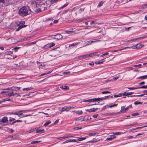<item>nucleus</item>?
Instances as JSON below:
<instances>
[{
  "mask_svg": "<svg viewBox=\"0 0 147 147\" xmlns=\"http://www.w3.org/2000/svg\"><path fill=\"white\" fill-rule=\"evenodd\" d=\"M31 10L28 6H23L19 9L18 14L22 17H24L30 14Z\"/></svg>",
  "mask_w": 147,
  "mask_h": 147,
  "instance_id": "1",
  "label": "nucleus"
},
{
  "mask_svg": "<svg viewBox=\"0 0 147 147\" xmlns=\"http://www.w3.org/2000/svg\"><path fill=\"white\" fill-rule=\"evenodd\" d=\"M28 111L27 110H22L16 111H13L10 113V114L17 115L20 118H22L29 116V115L23 114V113H27Z\"/></svg>",
  "mask_w": 147,
  "mask_h": 147,
  "instance_id": "2",
  "label": "nucleus"
},
{
  "mask_svg": "<svg viewBox=\"0 0 147 147\" xmlns=\"http://www.w3.org/2000/svg\"><path fill=\"white\" fill-rule=\"evenodd\" d=\"M28 3L30 5V6L34 8L37 7L38 5L39 7V6L41 5V3L40 2L39 4H37L35 1H30Z\"/></svg>",
  "mask_w": 147,
  "mask_h": 147,
  "instance_id": "3",
  "label": "nucleus"
},
{
  "mask_svg": "<svg viewBox=\"0 0 147 147\" xmlns=\"http://www.w3.org/2000/svg\"><path fill=\"white\" fill-rule=\"evenodd\" d=\"M40 7L37 9L36 8L35 10V11L36 13H39L41 11H44L45 10V4H42L40 5Z\"/></svg>",
  "mask_w": 147,
  "mask_h": 147,
  "instance_id": "4",
  "label": "nucleus"
},
{
  "mask_svg": "<svg viewBox=\"0 0 147 147\" xmlns=\"http://www.w3.org/2000/svg\"><path fill=\"white\" fill-rule=\"evenodd\" d=\"M51 37L54 39L59 40L63 38L62 36L59 34L56 35H53L51 36Z\"/></svg>",
  "mask_w": 147,
  "mask_h": 147,
  "instance_id": "5",
  "label": "nucleus"
},
{
  "mask_svg": "<svg viewBox=\"0 0 147 147\" xmlns=\"http://www.w3.org/2000/svg\"><path fill=\"white\" fill-rule=\"evenodd\" d=\"M55 45V44L54 43H50L45 45L43 48L45 49H47L53 47Z\"/></svg>",
  "mask_w": 147,
  "mask_h": 147,
  "instance_id": "6",
  "label": "nucleus"
},
{
  "mask_svg": "<svg viewBox=\"0 0 147 147\" xmlns=\"http://www.w3.org/2000/svg\"><path fill=\"white\" fill-rule=\"evenodd\" d=\"M8 121L7 117H3L1 120L0 119V124L3 125V123H7Z\"/></svg>",
  "mask_w": 147,
  "mask_h": 147,
  "instance_id": "7",
  "label": "nucleus"
},
{
  "mask_svg": "<svg viewBox=\"0 0 147 147\" xmlns=\"http://www.w3.org/2000/svg\"><path fill=\"white\" fill-rule=\"evenodd\" d=\"M100 101V98H95L91 99H89L88 100H85L84 101V102H92L94 101Z\"/></svg>",
  "mask_w": 147,
  "mask_h": 147,
  "instance_id": "8",
  "label": "nucleus"
},
{
  "mask_svg": "<svg viewBox=\"0 0 147 147\" xmlns=\"http://www.w3.org/2000/svg\"><path fill=\"white\" fill-rule=\"evenodd\" d=\"M8 1H0V7H2L4 6H7L8 4H6V2Z\"/></svg>",
  "mask_w": 147,
  "mask_h": 147,
  "instance_id": "9",
  "label": "nucleus"
},
{
  "mask_svg": "<svg viewBox=\"0 0 147 147\" xmlns=\"http://www.w3.org/2000/svg\"><path fill=\"white\" fill-rule=\"evenodd\" d=\"M58 1H46V3L47 4L48 3H50V4H48V6L49 7H50L51 4L53 3H56Z\"/></svg>",
  "mask_w": 147,
  "mask_h": 147,
  "instance_id": "10",
  "label": "nucleus"
},
{
  "mask_svg": "<svg viewBox=\"0 0 147 147\" xmlns=\"http://www.w3.org/2000/svg\"><path fill=\"white\" fill-rule=\"evenodd\" d=\"M115 137L116 136L115 135H111L110 136V137L106 139V140L111 141L113 139L115 138Z\"/></svg>",
  "mask_w": 147,
  "mask_h": 147,
  "instance_id": "11",
  "label": "nucleus"
},
{
  "mask_svg": "<svg viewBox=\"0 0 147 147\" xmlns=\"http://www.w3.org/2000/svg\"><path fill=\"white\" fill-rule=\"evenodd\" d=\"M88 57V54H87L79 56H78V58L82 59H84Z\"/></svg>",
  "mask_w": 147,
  "mask_h": 147,
  "instance_id": "12",
  "label": "nucleus"
},
{
  "mask_svg": "<svg viewBox=\"0 0 147 147\" xmlns=\"http://www.w3.org/2000/svg\"><path fill=\"white\" fill-rule=\"evenodd\" d=\"M21 88L20 87H12L11 88V89L13 91H18V90H20Z\"/></svg>",
  "mask_w": 147,
  "mask_h": 147,
  "instance_id": "13",
  "label": "nucleus"
},
{
  "mask_svg": "<svg viewBox=\"0 0 147 147\" xmlns=\"http://www.w3.org/2000/svg\"><path fill=\"white\" fill-rule=\"evenodd\" d=\"M98 109L97 108H93L92 109H90L87 110V111L89 112H94L96 111Z\"/></svg>",
  "mask_w": 147,
  "mask_h": 147,
  "instance_id": "14",
  "label": "nucleus"
},
{
  "mask_svg": "<svg viewBox=\"0 0 147 147\" xmlns=\"http://www.w3.org/2000/svg\"><path fill=\"white\" fill-rule=\"evenodd\" d=\"M73 30V28H71L69 30H66L65 31V33L68 34H70L73 32H74Z\"/></svg>",
  "mask_w": 147,
  "mask_h": 147,
  "instance_id": "15",
  "label": "nucleus"
},
{
  "mask_svg": "<svg viewBox=\"0 0 147 147\" xmlns=\"http://www.w3.org/2000/svg\"><path fill=\"white\" fill-rule=\"evenodd\" d=\"M44 131V129H37L36 130V133H39L40 134L43 133Z\"/></svg>",
  "mask_w": 147,
  "mask_h": 147,
  "instance_id": "16",
  "label": "nucleus"
},
{
  "mask_svg": "<svg viewBox=\"0 0 147 147\" xmlns=\"http://www.w3.org/2000/svg\"><path fill=\"white\" fill-rule=\"evenodd\" d=\"M69 108L68 107H63L62 108L61 110V112L63 111H69Z\"/></svg>",
  "mask_w": 147,
  "mask_h": 147,
  "instance_id": "17",
  "label": "nucleus"
},
{
  "mask_svg": "<svg viewBox=\"0 0 147 147\" xmlns=\"http://www.w3.org/2000/svg\"><path fill=\"white\" fill-rule=\"evenodd\" d=\"M98 55L97 52H95V53H91L90 54H88V57H92V56L95 55H96L98 56V55Z\"/></svg>",
  "mask_w": 147,
  "mask_h": 147,
  "instance_id": "18",
  "label": "nucleus"
},
{
  "mask_svg": "<svg viewBox=\"0 0 147 147\" xmlns=\"http://www.w3.org/2000/svg\"><path fill=\"white\" fill-rule=\"evenodd\" d=\"M143 45L140 43H138L136 45V48L137 49H139L142 48Z\"/></svg>",
  "mask_w": 147,
  "mask_h": 147,
  "instance_id": "19",
  "label": "nucleus"
},
{
  "mask_svg": "<svg viewBox=\"0 0 147 147\" xmlns=\"http://www.w3.org/2000/svg\"><path fill=\"white\" fill-rule=\"evenodd\" d=\"M25 22L24 21H21L19 24L18 26H22L23 27H25V25H24V24H25Z\"/></svg>",
  "mask_w": 147,
  "mask_h": 147,
  "instance_id": "20",
  "label": "nucleus"
},
{
  "mask_svg": "<svg viewBox=\"0 0 147 147\" xmlns=\"http://www.w3.org/2000/svg\"><path fill=\"white\" fill-rule=\"evenodd\" d=\"M61 88L62 89L65 90H68L69 89V87L68 86H62L61 87Z\"/></svg>",
  "mask_w": 147,
  "mask_h": 147,
  "instance_id": "21",
  "label": "nucleus"
},
{
  "mask_svg": "<svg viewBox=\"0 0 147 147\" xmlns=\"http://www.w3.org/2000/svg\"><path fill=\"white\" fill-rule=\"evenodd\" d=\"M147 127V125H146V126H143V127H136V128H134L133 129H131L130 130V131H134V130H136V129H140L142 128H143V127Z\"/></svg>",
  "mask_w": 147,
  "mask_h": 147,
  "instance_id": "22",
  "label": "nucleus"
},
{
  "mask_svg": "<svg viewBox=\"0 0 147 147\" xmlns=\"http://www.w3.org/2000/svg\"><path fill=\"white\" fill-rule=\"evenodd\" d=\"M147 78V75H146L145 76H141L138 77L137 79H146Z\"/></svg>",
  "mask_w": 147,
  "mask_h": 147,
  "instance_id": "23",
  "label": "nucleus"
},
{
  "mask_svg": "<svg viewBox=\"0 0 147 147\" xmlns=\"http://www.w3.org/2000/svg\"><path fill=\"white\" fill-rule=\"evenodd\" d=\"M74 112H75L76 114L79 115L82 114L83 113V112L82 111H74Z\"/></svg>",
  "mask_w": 147,
  "mask_h": 147,
  "instance_id": "24",
  "label": "nucleus"
},
{
  "mask_svg": "<svg viewBox=\"0 0 147 147\" xmlns=\"http://www.w3.org/2000/svg\"><path fill=\"white\" fill-rule=\"evenodd\" d=\"M104 2L102 1H101L99 3L98 5H97V7H100L102 6Z\"/></svg>",
  "mask_w": 147,
  "mask_h": 147,
  "instance_id": "25",
  "label": "nucleus"
},
{
  "mask_svg": "<svg viewBox=\"0 0 147 147\" xmlns=\"http://www.w3.org/2000/svg\"><path fill=\"white\" fill-rule=\"evenodd\" d=\"M51 121H50L49 120L47 121L44 124V126H46L47 125H48L49 124H50L51 123Z\"/></svg>",
  "mask_w": 147,
  "mask_h": 147,
  "instance_id": "26",
  "label": "nucleus"
},
{
  "mask_svg": "<svg viewBox=\"0 0 147 147\" xmlns=\"http://www.w3.org/2000/svg\"><path fill=\"white\" fill-rule=\"evenodd\" d=\"M128 47H125V48H122V49H119L118 50H114V51H113V52H117L119 51H121L123 49H126V48H127Z\"/></svg>",
  "mask_w": 147,
  "mask_h": 147,
  "instance_id": "27",
  "label": "nucleus"
},
{
  "mask_svg": "<svg viewBox=\"0 0 147 147\" xmlns=\"http://www.w3.org/2000/svg\"><path fill=\"white\" fill-rule=\"evenodd\" d=\"M7 95L9 96L10 97L12 96H14V92L12 91L11 93H8Z\"/></svg>",
  "mask_w": 147,
  "mask_h": 147,
  "instance_id": "28",
  "label": "nucleus"
},
{
  "mask_svg": "<svg viewBox=\"0 0 147 147\" xmlns=\"http://www.w3.org/2000/svg\"><path fill=\"white\" fill-rule=\"evenodd\" d=\"M41 141H32L31 142V144H36L39 142H40Z\"/></svg>",
  "mask_w": 147,
  "mask_h": 147,
  "instance_id": "29",
  "label": "nucleus"
},
{
  "mask_svg": "<svg viewBox=\"0 0 147 147\" xmlns=\"http://www.w3.org/2000/svg\"><path fill=\"white\" fill-rule=\"evenodd\" d=\"M69 2H66L64 5H63L60 8H62L66 7L69 4Z\"/></svg>",
  "mask_w": 147,
  "mask_h": 147,
  "instance_id": "30",
  "label": "nucleus"
},
{
  "mask_svg": "<svg viewBox=\"0 0 147 147\" xmlns=\"http://www.w3.org/2000/svg\"><path fill=\"white\" fill-rule=\"evenodd\" d=\"M105 61V59H103L98 61L97 62L99 64H100L103 63L104 61Z\"/></svg>",
  "mask_w": 147,
  "mask_h": 147,
  "instance_id": "31",
  "label": "nucleus"
},
{
  "mask_svg": "<svg viewBox=\"0 0 147 147\" xmlns=\"http://www.w3.org/2000/svg\"><path fill=\"white\" fill-rule=\"evenodd\" d=\"M13 54V52L11 51H7L5 52L6 55H11Z\"/></svg>",
  "mask_w": 147,
  "mask_h": 147,
  "instance_id": "32",
  "label": "nucleus"
},
{
  "mask_svg": "<svg viewBox=\"0 0 147 147\" xmlns=\"http://www.w3.org/2000/svg\"><path fill=\"white\" fill-rule=\"evenodd\" d=\"M3 101H4V102H5V101H10V102L13 101L12 100H11V99H10L7 98L3 99Z\"/></svg>",
  "mask_w": 147,
  "mask_h": 147,
  "instance_id": "33",
  "label": "nucleus"
},
{
  "mask_svg": "<svg viewBox=\"0 0 147 147\" xmlns=\"http://www.w3.org/2000/svg\"><path fill=\"white\" fill-rule=\"evenodd\" d=\"M144 95V94H141L140 95H132L130 96V97H132L133 96H136V97H140V96H142Z\"/></svg>",
  "mask_w": 147,
  "mask_h": 147,
  "instance_id": "34",
  "label": "nucleus"
},
{
  "mask_svg": "<svg viewBox=\"0 0 147 147\" xmlns=\"http://www.w3.org/2000/svg\"><path fill=\"white\" fill-rule=\"evenodd\" d=\"M86 139V138L85 137H82V138H79V139H78V140L79 141H81L84 140H85Z\"/></svg>",
  "mask_w": 147,
  "mask_h": 147,
  "instance_id": "35",
  "label": "nucleus"
},
{
  "mask_svg": "<svg viewBox=\"0 0 147 147\" xmlns=\"http://www.w3.org/2000/svg\"><path fill=\"white\" fill-rule=\"evenodd\" d=\"M32 88L31 87H30V88H24L23 89V90H26V91H27V90H30L31 89H32Z\"/></svg>",
  "mask_w": 147,
  "mask_h": 147,
  "instance_id": "36",
  "label": "nucleus"
},
{
  "mask_svg": "<svg viewBox=\"0 0 147 147\" xmlns=\"http://www.w3.org/2000/svg\"><path fill=\"white\" fill-rule=\"evenodd\" d=\"M117 104H114L113 105H111L110 106H107V108H109V107L111 108L112 107L117 106Z\"/></svg>",
  "mask_w": 147,
  "mask_h": 147,
  "instance_id": "37",
  "label": "nucleus"
},
{
  "mask_svg": "<svg viewBox=\"0 0 147 147\" xmlns=\"http://www.w3.org/2000/svg\"><path fill=\"white\" fill-rule=\"evenodd\" d=\"M19 26L17 28L16 30V31H18L20 29H22V28H23V27H22V26Z\"/></svg>",
  "mask_w": 147,
  "mask_h": 147,
  "instance_id": "38",
  "label": "nucleus"
},
{
  "mask_svg": "<svg viewBox=\"0 0 147 147\" xmlns=\"http://www.w3.org/2000/svg\"><path fill=\"white\" fill-rule=\"evenodd\" d=\"M142 102H139L138 101H136L134 102V104L136 105H137L139 104H141Z\"/></svg>",
  "mask_w": 147,
  "mask_h": 147,
  "instance_id": "39",
  "label": "nucleus"
},
{
  "mask_svg": "<svg viewBox=\"0 0 147 147\" xmlns=\"http://www.w3.org/2000/svg\"><path fill=\"white\" fill-rule=\"evenodd\" d=\"M84 117H83L82 116H81L78 118V120L82 121L84 120Z\"/></svg>",
  "mask_w": 147,
  "mask_h": 147,
  "instance_id": "40",
  "label": "nucleus"
},
{
  "mask_svg": "<svg viewBox=\"0 0 147 147\" xmlns=\"http://www.w3.org/2000/svg\"><path fill=\"white\" fill-rule=\"evenodd\" d=\"M111 93V92H110L108 91H103L101 93V94H107V93H109L110 94Z\"/></svg>",
  "mask_w": 147,
  "mask_h": 147,
  "instance_id": "41",
  "label": "nucleus"
},
{
  "mask_svg": "<svg viewBox=\"0 0 147 147\" xmlns=\"http://www.w3.org/2000/svg\"><path fill=\"white\" fill-rule=\"evenodd\" d=\"M22 122V120H15V121H14L13 123H12V124H13L14 123L18 122Z\"/></svg>",
  "mask_w": 147,
  "mask_h": 147,
  "instance_id": "42",
  "label": "nucleus"
},
{
  "mask_svg": "<svg viewBox=\"0 0 147 147\" xmlns=\"http://www.w3.org/2000/svg\"><path fill=\"white\" fill-rule=\"evenodd\" d=\"M20 48V47H16L12 49L13 50H14L15 52H16L17 50Z\"/></svg>",
  "mask_w": 147,
  "mask_h": 147,
  "instance_id": "43",
  "label": "nucleus"
},
{
  "mask_svg": "<svg viewBox=\"0 0 147 147\" xmlns=\"http://www.w3.org/2000/svg\"><path fill=\"white\" fill-rule=\"evenodd\" d=\"M128 88V89L131 90H134L138 89V88H134V87Z\"/></svg>",
  "mask_w": 147,
  "mask_h": 147,
  "instance_id": "44",
  "label": "nucleus"
},
{
  "mask_svg": "<svg viewBox=\"0 0 147 147\" xmlns=\"http://www.w3.org/2000/svg\"><path fill=\"white\" fill-rule=\"evenodd\" d=\"M108 54H109L108 53L106 52V53H104V54H102V55H101L100 56V57H103V56H105V55H108Z\"/></svg>",
  "mask_w": 147,
  "mask_h": 147,
  "instance_id": "45",
  "label": "nucleus"
},
{
  "mask_svg": "<svg viewBox=\"0 0 147 147\" xmlns=\"http://www.w3.org/2000/svg\"><path fill=\"white\" fill-rule=\"evenodd\" d=\"M90 44H91L90 41H87L84 43V44L86 45H88Z\"/></svg>",
  "mask_w": 147,
  "mask_h": 147,
  "instance_id": "46",
  "label": "nucleus"
},
{
  "mask_svg": "<svg viewBox=\"0 0 147 147\" xmlns=\"http://www.w3.org/2000/svg\"><path fill=\"white\" fill-rule=\"evenodd\" d=\"M113 135H119L120 134H121V132H117L116 131L115 132H113Z\"/></svg>",
  "mask_w": 147,
  "mask_h": 147,
  "instance_id": "47",
  "label": "nucleus"
},
{
  "mask_svg": "<svg viewBox=\"0 0 147 147\" xmlns=\"http://www.w3.org/2000/svg\"><path fill=\"white\" fill-rule=\"evenodd\" d=\"M84 11V9L80 8L78 11L79 13H81Z\"/></svg>",
  "mask_w": 147,
  "mask_h": 147,
  "instance_id": "48",
  "label": "nucleus"
},
{
  "mask_svg": "<svg viewBox=\"0 0 147 147\" xmlns=\"http://www.w3.org/2000/svg\"><path fill=\"white\" fill-rule=\"evenodd\" d=\"M68 142H76V140L75 139H73V140H68Z\"/></svg>",
  "mask_w": 147,
  "mask_h": 147,
  "instance_id": "49",
  "label": "nucleus"
},
{
  "mask_svg": "<svg viewBox=\"0 0 147 147\" xmlns=\"http://www.w3.org/2000/svg\"><path fill=\"white\" fill-rule=\"evenodd\" d=\"M96 134V133H90L89 134V136H94Z\"/></svg>",
  "mask_w": 147,
  "mask_h": 147,
  "instance_id": "50",
  "label": "nucleus"
},
{
  "mask_svg": "<svg viewBox=\"0 0 147 147\" xmlns=\"http://www.w3.org/2000/svg\"><path fill=\"white\" fill-rule=\"evenodd\" d=\"M113 115V114L112 113H107L105 114V115L106 116H111Z\"/></svg>",
  "mask_w": 147,
  "mask_h": 147,
  "instance_id": "51",
  "label": "nucleus"
},
{
  "mask_svg": "<svg viewBox=\"0 0 147 147\" xmlns=\"http://www.w3.org/2000/svg\"><path fill=\"white\" fill-rule=\"evenodd\" d=\"M138 88H147V85L146 86H143L140 87H138Z\"/></svg>",
  "mask_w": 147,
  "mask_h": 147,
  "instance_id": "52",
  "label": "nucleus"
},
{
  "mask_svg": "<svg viewBox=\"0 0 147 147\" xmlns=\"http://www.w3.org/2000/svg\"><path fill=\"white\" fill-rule=\"evenodd\" d=\"M65 138H71L74 137L73 136H70V135H68V136H65Z\"/></svg>",
  "mask_w": 147,
  "mask_h": 147,
  "instance_id": "53",
  "label": "nucleus"
},
{
  "mask_svg": "<svg viewBox=\"0 0 147 147\" xmlns=\"http://www.w3.org/2000/svg\"><path fill=\"white\" fill-rule=\"evenodd\" d=\"M129 109V107H127L125 108V109H124V110H123V113L125 112L126 111H127Z\"/></svg>",
  "mask_w": 147,
  "mask_h": 147,
  "instance_id": "54",
  "label": "nucleus"
},
{
  "mask_svg": "<svg viewBox=\"0 0 147 147\" xmlns=\"http://www.w3.org/2000/svg\"><path fill=\"white\" fill-rule=\"evenodd\" d=\"M34 131V129H31L30 130H29L27 131V132L28 133H30L32 131Z\"/></svg>",
  "mask_w": 147,
  "mask_h": 147,
  "instance_id": "55",
  "label": "nucleus"
},
{
  "mask_svg": "<svg viewBox=\"0 0 147 147\" xmlns=\"http://www.w3.org/2000/svg\"><path fill=\"white\" fill-rule=\"evenodd\" d=\"M15 119V118L10 117L9 119V121L10 122L12 121Z\"/></svg>",
  "mask_w": 147,
  "mask_h": 147,
  "instance_id": "56",
  "label": "nucleus"
},
{
  "mask_svg": "<svg viewBox=\"0 0 147 147\" xmlns=\"http://www.w3.org/2000/svg\"><path fill=\"white\" fill-rule=\"evenodd\" d=\"M147 37V33L145 34L142 37V38L143 39Z\"/></svg>",
  "mask_w": 147,
  "mask_h": 147,
  "instance_id": "57",
  "label": "nucleus"
},
{
  "mask_svg": "<svg viewBox=\"0 0 147 147\" xmlns=\"http://www.w3.org/2000/svg\"><path fill=\"white\" fill-rule=\"evenodd\" d=\"M143 39V38H142V37H140L136 38H134L133 39V40H137L138 39Z\"/></svg>",
  "mask_w": 147,
  "mask_h": 147,
  "instance_id": "58",
  "label": "nucleus"
},
{
  "mask_svg": "<svg viewBox=\"0 0 147 147\" xmlns=\"http://www.w3.org/2000/svg\"><path fill=\"white\" fill-rule=\"evenodd\" d=\"M122 94L123 96H127L128 95L127 92H124Z\"/></svg>",
  "mask_w": 147,
  "mask_h": 147,
  "instance_id": "59",
  "label": "nucleus"
},
{
  "mask_svg": "<svg viewBox=\"0 0 147 147\" xmlns=\"http://www.w3.org/2000/svg\"><path fill=\"white\" fill-rule=\"evenodd\" d=\"M53 19L52 18H49L46 20V21H48L50 20H53Z\"/></svg>",
  "mask_w": 147,
  "mask_h": 147,
  "instance_id": "60",
  "label": "nucleus"
},
{
  "mask_svg": "<svg viewBox=\"0 0 147 147\" xmlns=\"http://www.w3.org/2000/svg\"><path fill=\"white\" fill-rule=\"evenodd\" d=\"M65 137L64 136H63V137H59V138H58L57 139L59 140H62V139H65Z\"/></svg>",
  "mask_w": 147,
  "mask_h": 147,
  "instance_id": "61",
  "label": "nucleus"
},
{
  "mask_svg": "<svg viewBox=\"0 0 147 147\" xmlns=\"http://www.w3.org/2000/svg\"><path fill=\"white\" fill-rule=\"evenodd\" d=\"M144 134V133H143V132H142L141 133H139V134H138L136 136H136H140V135H141L143 134Z\"/></svg>",
  "mask_w": 147,
  "mask_h": 147,
  "instance_id": "62",
  "label": "nucleus"
},
{
  "mask_svg": "<svg viewBox=\"0 0 147 147\" xmlns=\"http://www.w3.org/2000/svg\"><path fill=\"white\" fill-rule=\"evenodd\" d=\"M139 114L138 113H133L132 115V116H137V115H139Z\"/></svg>",
  "mask_w": 147,
  "mask_h": 147,
  "instance_id": "63",
  "label": "nucleus"
},
{
  "mask_svg": "<svg viewBox=\"0 0 147 147\" xmlns=\"http://www.w3.org/2000/svg\"><path fill=\"white\" fill-rule=\"evenodd\" d=\"M143 92L144 93V94H147V90L143 91Z\"/></svg>",
  "mask_w": 147,
  "mask_h": 147,
  "instance_id": "64",
  "label": "nucleus"
}]
</instances>
